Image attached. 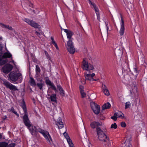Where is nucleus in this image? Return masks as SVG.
<instances>
[{
    "label": "nucleus",
    "instance_id": "obj_30",
    "mask_svg": "<svg viewBox=\"0 0 147 147\" xmlns=\"http://www.w3.org/2000/svg\"><path fill=\"white\" fill-rule=\"evenodd\" d=\"M117 113H114L113 116H111V118L112 119H113L115 121H116L117 120Z\"/></svg>",
    "mask_w": 147,
    "mask_h": 147
},
{
    "label": "nucleus",
    "instance_id": "obj_6",
    "mask_svg": "<svg viewBox=\"0 0 147 147\" xmlns=\"http://www.w3.org/2000/svg\"><path fill=\"white\" fill-rule=\"evenodd\" d=\"M86 59H84L82 61V68L84 70L87 71L93 69L94 67L90 63H89L86 60Z\"/></svg>",
    "mask_w": 147,
    "mask_h": 147
},
{
    "label": "nucleus",
    "instance_id": "obj_52",
    "mask_svg": "<svg viewBox=\"0 0 147 147\" xmlns=\"http://www.w3.org/2000/svg\"><path fill=\"white\" fill-rule=\"evenodd\" d=\"M36 34L38 36H39V35H40V34L39 32H36Z\"/></svg>",
    "mask_w": 147,
    "mask_h": 147
},
{
    "label": "nucleus",
    "instance_id": "obj_12",
    "mask_svg": "<svg viewBox=\"0 0 147 147\" xmlns=\"http://www.w3.org/2000/svg\"><path fill=\"white\" fill-rule=\"evenodd\" d=\"M25 5L24 8L28 13H31L32 12H34V10L33 9L32 4L28 2V4Z\"/></svg>",
    "mask_w": 147,
    "mask_h": 147
},
{
    "label": "nucleus",
    "instance_id": "obj_47",
    "mask_svg": "<svg viewBox=\"0 0 147 147\" xmlns=\"http://www.w3.org/2000/svg\"><path fill=\"white\" fill-rule=\"evenodd\" d=\"M15 144H10L8 147H14Z\"/></svg>",
    "mask_w": 147,
    "mask_h": 147
},
{
    "label": "nucleus",
    "instance_id": "obj_56",
    "mask_svg": "<svg viewBox=\"0 0 147 147\" xmlns=\"http://www.w3.org/2000/svg\"><path fill=\"white\" fill-rule=\"evenodd\" d=\"M51 39L52 40V41H54V39L53 37H51Z\"/></svg>",
    "mask_w": 147,
    "mask_h": 147
},
{
    "label": "nucleus",
    "instance_id": "obj_15",
    "mask_svg": "<svg viewBox=\"0 0 147 147\" xmlns=\"http://www.w3.org/2000/svg\"><path fill=\"white\" fill-rule=\"evenodd\" d=\"M49 91H48V94L47 98L49 100L50 99L53 102H55L57 103V96L56 94H53L51 95H50L49 94Z\"/></svg>",
    "mask_w": 147,
    "mask_h": 147
},
{
    "label": "nucleus",
    "instance_id": "obj_32",
    "mask_svg": "<svg viewBox=\"0 0 147 147\" xmlns=\"http://www.w3.org/2000/svg\"><path fill=\"white\" fill-rule=\"evenodd\" d=\"M92 5L93 6V8L95 10V12L99 11V9L97 7L96 5L94 3H93V4H92Z\"/></svg>",
    "mask_w": 147,
    "mask_h": 147
},
{
    "label": "nucleus",
    "instance_id": "obj_45",
    "mask_svg": "<svg viewBox=\"0 0 147 147\" xmlns=\"http://www.w3.org/2000/svg\"><path fill=\"white\" fill-rule=\"evenodd\" d=\"M80 92L82 91H84V86H80Z\"/></svg>",
    "mask_w": 147,
    "mask_h": 147
},
{
    "label": "nucleus",
    "instance_id": "obj_35",
    "mask_svg": "<svg viewBox=\"0 0 147 147\" xmlns=\"http://www.w3.org/2000/svg\"><path fill=\"white\" fill-rule=\"evenodd\" d=\"M67 142L69 144V147H74V144L72 143V141L71 139L69 140Z\"/></svg>",
    "mask_w": 147,
    "mask_h": 147
},
{
    "label": "nucleus",
    "instance_id": "obj_36",
    "mask_svg": "<svg viewBox=\"0 0 147 147\" xmlns=\"http://www.w3.org/2000/svg\"><path fill=\"white\" fill-rule=\"evenodd\" d=\"M131 104L129 102H128L125 103V109L129 108L130 107Z\"/></svg>",
    "mask_w": 147,
    "mask_h": 147
},
{
    "label": "nucleus",
    "instance_id": "obj_51",
    "mask_svg": "<svg viewBox=\"0 0 147 147\" xmlns=\"http://www.w3.org/2000/svg\"><path fill=\"white\" fill-rule=\"evenodd\" d=\"M14 113L16 114L18 117L19 116V114H18L16 111L15 112H14Z\"/></svg>",
    "mask_w": 147,
    "mask_h": 147
},
{
    "label": "nucleus",
    "instance_id": "obj_5",
    "mask_svg": "<svg viewBox=\"0 0 147 147\" xmlns=\"http://www.w3.org/2000/svg\"><path fill=\"white\" fill-rule=\"evenodd\" d=\"M37 135L38 132L42 134L45 138L49 142H50L49 139L52 141V140L51 136L50 135L49 132L47 131H45L43 129L40 128H37Z\"/></svg>",
    "mask_w": 147,
    "mask_h": 147
},
{
    "label": "nucleus",
    "instance_id": "obj_50",
    "mask_svg": "<svg viewBox=\"0 0 147 147\" xmlns=\"http://www.w3.org/2000/svg\"><path fill=\"white\" fill-rule=\"evenodd\" d=\"M122 114L123 115V116H122V115H119L118 116V117H122L123 118H124V114H123V113H122Z\"/></svg>",
    "mask_w": 147,
    "mask_h": 147
},
{
    "label": "nucleus",
    "instance_id": "obj_22",
    "mask_svg": "<svg viewBox=\"0 0 147 147\" xmlns=\"http://www.w3.org/2000/svg\"><path fill=\"white\" fill-rule=\"evenodd\" d=\"M57 88L60 91V94L61 96H63L65 95L64 91L60 85H57Z\"/></svg>",
    "mask_w": 147,
    "mask_h": 147
},
{
    "label": "nucleus",
    "instance_id": "obj_26",
    "mask_svg": "<svg viewBox=\"0 0 147 147\" xmlns=\"http://www.w3.org/2000/svg\"><path fill=\"white\" fill-rule=\"evenodd\" d=\"M40 82L37 83L36 85L40 89L42 90V87L44 85V83H42V79H40Z\"/></svg>",
    "mask_w": 147,
    "mask_h": 147
},
{
    "label": "nucleus",
    "instance_id": "obj_11",
    "mask_svg": "<svg viewBox=\"0 0 147 147\" xmlns=\"http://www.w3.org/2000/svg\"><path fill=\"white\" fill-rule=\"evenodd\" d=\"M21 106L24 111V115L23 116V119H24L28 117L25 102L24 101V99L23 100H22V102L21 104Z\"/></svg>",
    "mask_w": 147,
    "mask_h": 147
},
{
    "label": "nucleus",
    "instance_id": "obj_10",
    "mask_svg": "<svg viewBox=\"0 0 147 147\" xmlns=\"http://www.w3.org/2000/svg\"><path fill=\"white\" fill-rule=\"evenodd\" d=\"M13 66L10 64H6L3 67V72L5 74H8L12 69Z\"/></svg>",
    "mask_w": 147,
    "mask_h": 147
},
{
    "label": "nucleus",
    "instance_id": "obj_9",
    "mask_svg": "<svg viewBox=\"0 0 147 147\" xmlns=\"http://www.w3.org/2000/svg\"><path fill=\"white\" fill-rule=\"evenodd\" d=\"M23 20L31 26L35 28H38L40 26L35 22L28 19L24 18Z\"/></svg>",
    "mask_w": 147,
    "mask_h": 147
},
{
    "label": "nucleus",
    "instance_id": "obj_3",
    "mask_svg": "<svg viewBox=\"0 0 147 147\" xmlns=\"http://www.w3.org/2000/svg\"><path fill=\"white\" fill-rule=\"evenodd\" d=\"M23 121L25 125L30 131L31 134L34 136H36L37 128L35 126L32 125L29 118L23 119Z\"/></svg>",
    "mask_w": 147,
    "mask_h": 147
},
{
    "label": "nucleus",
    "instance_id": "obj_58",
    "mask_svg": "<svg viewBox=\"0 0 147 147\" xmlns=\"http://www.w3.org/2000/svg\"><path fill=\"white\" fill-rule=\"evenodd\" d=\"M2 136L0 133V139H1L2 138Z\"/></svg>",
    "mask_w": 147,
    "mask_h": 147
},
{
    "label": "nucleus",
    "instance_id": "obj_24",
    "mask_svg": "<svg viewBox=\"0 0 147 147\" xmlns=\"http://www.w3.org/2000/svg\"><path fill=\"white\" fill-rule=\"evenodd\" d=\"M12 55L9 52H5L2 55L3 58H9L12 57Z\"/></svg>",
    "mask_w": 147,
    "mask_h": 147
},
{
    "label": "nucleus",
    "instance_id": "obj_38",
    "mask_svg": "<svg viewBox=\"0 0 147 147\" xmlns=\"http://www.w3.org/2000/svg\"><path fill=\"white\" fill-rule=\"evenodd\" d=\"M117 125L116 123H114L113 124H112L111 126V128H114V129H116L117 128Z\"/></svg>",
    "mask_w": 147,
    "mask_h": 147
},
{
    "label": "nucleus",
    "instance_id": "obj_13",
    "mask_svg": "<svg viewBox=\"0 0 147 147\" xmlns=\"http://www.w3.org/2000/svg\"><path fill=\"white\" fill-rule=\"evenodd\" d=\"M45 80L46 84L47 85L51 86V88L52 89L55 91L56 92L57 91V90L56 87L55 85L52 83L51 81L49 79L48 77L46 78H45Z\"/></svg>",
    "mask_w": 147,
    "mask_h": 147
},
{
    "label": "nucleus",
    "instance_id": "obj_54",
    "mask_svg": "<svg viewBox=\"0 0 147 147\" xmlns=\"http://www.w3.org/2000/svg\"><path fill=\"white\" fill-rule=\"evenodd\" d=\"M7 118V117L5 116H4V117H3V119L4 120H5V119Z\"/></svg>",
    "mask_w": 147,
    "mask_h": 147
},
{
    "label": "nucleus",
    "instance_id": "obj_1",
    "mask_svg": "<svg viewBox=\"0 0 147 147\" xmlns=\"http://www.w3.org/2000/svg\"><path fill=\"white\" fill-rule=\"evenodd\" d=\"M101 125V123H100L97 121H93L90 124V127L93 129L95 128L96 127V130L98 138L100 141L102 142L103 147H110L111 142L109 140V138L98 127Z\"/></svg>",
    "mask_w": 147,
    "mask_h": 147
},
{
    "label": "nucleus",
    "instance_id": "obj_37",
    "mask_svg": "<svg viewBox=\"0 0 147 147\" xmlns=\"http://www.w3.org/2000/svg\"><path fill=\"white\" fill-rule=\"evenodd\" d=\"M8 144L6 142L0 143V147H6Z\"/></svg>",
    "mask_w": 147,
    "mask_h": 147
},
{
    "label": "nucleus",
    "instance_id": "obj_46",
    "mask_svg": "<svg viewBox=\"0 0 147 147\" xmlns=\"http://www.w3.org/2000/svg\"><path fill=\"white\" fill-rule=\"evenodd\" d=\"M2 40V37H0V40ZM3 49V47L2 46L1 44L0 43V52H1V50Z\"/></svg>",
    "mask_w": 147,
    "mask_h": 147
},
{
    "label": "nucleus",
    "instance_id": "obj_28",
    "mask_svg": "<svg viewBox=\"0 0 147 147\" xmlns=\"http://www.w3.org/2000/svg\"><path fill=\"white\" fill-rule=\"evenodd\" d=\"M36 71L37 74H38L40 72V69L39 66L37 65L36 66Z\"/></svg>",
    "mask_w": 147,
    "mask_h": 147
},
{
    "label": "nucleus",
    "instance_id": "obj_59",
    "mask_svg": "<svg viewBox=\"0 0 147 147\" xmlns=\"http://www.w3.org/2000/svg\"><path fill=\"white\" fill-rule=\"evenodd\" d=\"M131 144H130L128 145V146L127 147H130Z\"/></svg>",
    "mask_w": 147,
    "mask_h": 147
},
{
    "label": "nucleus",
    "instance_id": "obj_14",
    "mask_svg": "<svg viewBox=\"0 0 147 147\" xmlns=\"http://www.w3.org/2000/svg\"><path fill=\"white\" fill-rule=\"evenodd\" d=\"M122 68L123 73L128 74V72L131 71L129 68V64L125 62L123 65Z\"/></svg>",
    "mask_w": 147,
    "mask_h": 147
},
{
    "label": "nucleus",
    "instance_id": "obj_20",
    "mask_svg": "<svg viewBox=\"0 0 147 147\" xmlns=\"http://www.w3.org/2000/svg\"><path fill=\"white\" fill-rule=\"evenodd\" d=\"M102 91L104 94L107 96H109L110 93L107 87L105 85L103 84H102Z\"/></svg>",
    "mask_w": 147,
    "mask_h": 147
},
{
    "label": "nucleus",
    "instance_id": "obj_25",
    "mask_svg": "<svg viewBox=\"0 0 147 147\" xmlns=\"http://www.w3.org/2000/svg\"><path fill=\"white\" fill-rule=\"evenodd\" d=\"M30 83L31 86L33 87H34L36 85L35 81L34 79L32 77L30 78Z\"/></svg>",
    "mask_w": 147,
    "mask_h": 147
},
{
    "label": "nucleus",
    "instance_id": "obj_29",
    "mask_svg": "<svg viewBox=\"0 0 147 147\" xmlns=\"http://www.w3.org/2000/svg\"><path fill=\"white\" fill-rule=\"evenodd\" d=\"M105 25L106 26V28H107V30L105 32V36H107V34H108V29H109V27H108V22H105Z\"/></svg>",
    "mask_w": 147,
    "mask_h": 147
},
{
    "label": "nucleus",
    "instance_id": "obj_33",
    "mask_svg": "<svg viewBox=\"0 0 147 147\" xmlns=\"http://www.w3.org/2000/svg\"><path fill=\"white\" fill-rule=\"evenodd\" d=\"M92 5L93 6V8L95 10V12L99 11V9L97 7L96 5L94 3H93V4H92Z\"/></svg>",
    "mask_w": 147,
    "mask_h": 147
},
{
    "label": "nucleus",
    "instance_id": "obj_60",
    "mask_svg": "<svg viewBox=\"0 0 147 147\" xmlns=\"http://www.w3.org/2000/svg\"><path fill=\"white\" fill-rule=\"evenodd\" d=\"M60 27H61V30H63V29H62V28L60 26Z\"/></svg>",
    "mask_w": 147,
    "mask_h": 147
},
{
    "label": "nucleus",
    "instance_id": "obj_19",
    "mask_svg": "<svg viewBox=\"0 0 147 147\" xmlns=\"http://www.w3.org/2000/svg\"><path fill=\"white\" fill-rule=\"evenodd\" d=\"M130 94L131 95H135L137 92V87L134 84L131 86V89L130 90Z\"/></svg>",
    "mask_w": 147,
    "mask_h": 147
},
{
    "label": "nucleus",
    "instance_id": "obj_63",
    "mask_svg": "<svg viewBox=\"0 0 147 147\" xmlns=\"http://www.w3.org/2000/svg\"><path fill=\"white\" fill-rule=\"evenodd\" d=\"M25 1H26L27 2H28V0H25Z\"/></svg>",
    "mask_w": 147,
    "mask_h": 147
},
{
    "label": "nucleus",
    "instance_id": "obj_48",
    "mask_svg": "<svg viewBox=\"0 0 147 147\" xmlns=\"http://www.w3.org/2000/svg\"><path fill=\"white\" fill-rule=\"evenodd\" d=\"M53 45L55 47L56 49H59V48L57 46V43L56 42L55 43H54V44H53Z\"/></svg>",
    "mask_w": 147,
    "mask_h": 147
},
{
    "label": "nucleus",
    "instance_id": "obj_44",
    "mask_svg": "<svg viewBox=\"0 0 147 147\" xmlns=\"http://www.w3.org/2000/svg\"><path fill=\"white\" fill-rule=\"evenodd\" d=\"M3 25L5 28H7L9 30H11L12 29V27L11 26H9L6 25L4 24H3Z\"/></svg>",
    "mask_w": 147,
    "mask_h": 147
},
{
    "label": "nucleus",
    "instance_id": "obj_55",
    "mask_svg": "<svg viewBox=\"0 0 147 147\" xmlns=\"http://www.w3.org/2000/svg\"><path fill=\"white\" fill-rule=\"evenodd\" d=\"M56 42H55V41L54 40L53 41H52V43L53 44H54V43H55Z\"/></svg>",
    "mask_w": 147,
    "mask_h": 147
},
{
    "label": "nucleus",
    "instance_id": "obj_4",
    "mask_svg": "<svg viewBox=\"0 0 147 147\" xmlns=\"http://www.w3.org/2000/svg\"><path fill=\"white\" fill-rule=\"evenodd\" d=\"M9 78L11 81L14 82L16 81L18 79H22V75L18 73L11 72L9 75Z\"/></svg>",
    "mask_w": 147,
    "mask_h": 147
},
{
    "label": "nucleus",
    "instance_id": "obj_43",
    "mask_svg": "<svg viewBox=\"0 0 147 147\" xmlns=\"http://www.w3.org/2000/svg\"><path fill=\"white\" fill-rule=\"evenodd\" d=\"M96 14L97 19L98 20L100 21V16L99 11L96 12Z\"/></svg>",
    "mask_w": 147,
    "mask_h": 147
},
{
    "label": "nucleus",
    "instance_id": "obj_61",
    "mask_svg": "<svg viewBox=\"0 0 147 147\" xmlns=\"http://www.w3.org/2000/svg\"><path fill=\"white\" fill-rule=\"evenodd\" d=\"M60 27H61V30H63V29H62V28L60 26Z\"/></svg>",
    "mask_w": 147,
    "mask_h": 147
},
{
    "label": "nucleus",
    "instance_id": "obj_34",
    "mask_svg": "<svg viewBox=\"0 0 147 147\" xmlns=\"http://www.w3.org/2000/svg\"><path fill=\"white\" fill-rule=\"evenodd\" d=\"M63 135L65 138L66 139L67 141L71 139L68 134L65 132L63 133Z\"/></svg>",
    "mask_w": 147,
    "mask_h": 147
},
{
    "label": "nucleus",
    "instance_id": "obj_42",
    "mask_svg": "<svg viewBox=\"0 0 147 147\" xmlns=\"http://www.w3.org/2000/svg\"><path fill=\"white\" fill-rule=\"evenodd\" d=\"M121 126L122 127H125L126 126V125L125 122H122L121 123Z\"/></svg>",
    "mask_w": 147,
    "mask_h": 147
},
{
    "label": "nucleus",
    "instance_id": "obj_2",
    "mask_svg": "<svg viewBox=\"0 0 147 147\" xmlns=\"http://www.w3.org/2000/svg\"><path fill=\"white\" fill-rule=\"evenodd\" d=\"M64 32L66 33L67 37L69 39L66 46L67 50L70 53L73 54L75 51V48L72 42L73 38H72L74 35V33L71 30L66 29H63Z\"/></svg>",
    "mask_w": 147,
    "mask_h": 147
},
{
    "label": "nucleus",
    "instance_id": "obj_17",
    "mask_svg": "<svg viewBox=\"0 0 147 147\" xmlns=\"http://www.w3.org/2000/svg\"><path fill=\"white\" fill-rule=\"evenodd\" d=\"M95 75L94 73H92V74H85L84 76L86 78V79L89 81H96V80H95L93 78V77Z\"/></svg>",
    "mask_w": 147,
    "mask_h": 147
},
{
    "label": "nucleus",
    "instance_id": "obj_41",
    "mask_svg": "<svg viewBox=\"0 0 147 147\" xmlns=\"http://www.w3.org/2000/svg\"><path fill=\"white\" fill-rule=\"evenodd\" d=\"M8 111L9 112H12L13 113H14V112H15L16 111L13 108V107H11L10 109H8Z\"/></svg>",
    "mask_w": 147,
    "mask_h": 147
},
{
    "label": "nucleus",
    "instance_id": "obj_64",
    "mask_svg": "<svg viewBox=\"0 0 147 147\" xmlns=\"http://www.w3.org/2000/svg\"><path fill=\"white\" fill-rule=\"evenodd\" d=\"M86 84V82H85L84 83V84Z\"/></svg>",
    "mask_w": 147,
    "mask_h": 147
},
{
    "label": "nucleus",
    "instance_id": "obj_8",
    "mask_svg": "<svg viewBox=\"0 0 147 147\" xmlns=\"http://www.w3.org/2000/svg\"><path fill=\"white\" fill-rule=\"evenodd\" d=\"M90 105L92 109L96 114H98L100 112V107L96 103L92 102L90 103Z\"/></svg>",
    "mask_w": 147,
    "mask_h": 147
},
{
    "label": "nucleus",
    "instance_id": "obj_27",
    "mask_svg": "<svg viewBox=\"0 0 147 147\" xmlns=\"http://www.w3.org/2000/svg\"><path fill=\"white\" fill-rule=\"evenodd\" d=\"M132 74L135 76V78H136L138 75V71L136 68H134L132 72Z\"/></svg>",
    "mask_w": 147,
    "mask_h": 147
},
{
    "label": "nucleus",
    "instance_id": "obj_21",
    "mask_svg": "<svg viewBox=\"0 0 147 147\" xmlns=\"http://www.w3.org/2000/svg\"><path fill=\"white\" fill-rule=\"evenodd\" d=\"M1 53V51L0 52V65H3L7 61V59H4V58H3L2 56V54Z\"/></svg>",
    "mask_w": 147,
    "mask_h": 147
},
{
    "label": "nucleus",
    "instance_id": "obj_18",
    "mask_svg": "<svg viewBox=\"0 0 147 147\" xmlns=\"http://www.w3.org/2000/svg\"><path fill=\"white\" fill-rule=\"evenodd\" d=\"M121 27L120 28V34L121 35H123L124 34V32L125 30V27H124V22L123 20V19L122 16H121Z\"/></svg>",
    "mask_w": 147,
    "mask_h": 147
},
{
    "label": "nucleus",
    "instance_id": "obj_57",
    "mask_svg": "<svg viewBox=\"0 0 147 147\" xmlns=\"http://www.w3.org/2000/svg\"><path fill=\"white\" fill-rule=\"evenodd\" d=\"M120 51V53L119 54H121L122 53V52L121 50H119Z\"/></svg>",
    "mask_w": 147,
    "mask_h": 147
},
{
    "label": "nucleus",
    "instance_id": "obj_40",
    "mask_svg": "<svg viewBox=\"0 0 147 147\" xmlns=\"http://www.w3.org/2000/svg\"><path fill=\"white\" fill-rule=\"evenodd\" d=\"M45 55L47 56V58L51 60L50 57L49 55L48 54V53L46 51H45Z\"/></svg>",
    "mask_w": 147,
    "mask_h": 147
},
{
    "label": "nucleus",
    "instance_id": "obj_23",
    "mask_svg": "<svg viewBox=\"0 0 147 147\" xmlns=\"http://www.w3.org/2000/svg\"><path fill=\"white\" fill-rule=\"evenodd\" d=\"M111 107V105L109 102H107L104 104L102 107V110L109 109Z\"/></svg>",
    "mask_w": 147,
    "mask_h": 147
},
{
    "label": "nucleus",
    "instance_id": "obj_62",
    "mask_svg": "<svg viewBox=\"0 0 147 147\" xmlns=\"http://www.w3.org/2000/svg\"><path fill=\"white\" fill-rule=\"evenodd\" d=\"M60 27H61V30H63V29H62V28L60 26Z\"/></svg>",
    "mask_w": 147,
    "mask_h": 147
},
{
    "label": "nucleus",
    "instance_id": "obj_31",
    "mask_svg": "<svg viewBox=\"0 0 147 147\" xmlns=\"http://www.w3.org/2000/svg\"><path fill=\"white\" fill-rule=\"evenodd\" d=\"M92 5L93 6V8L95 10V12L99 11V9L97 7L96 5L94 3H93V4H92Z\"/></svg>",
    "mask_w": 147,
    "mask_h": 147
},
{
    "label": "nucleus",
    "instance_id": "obj_7",
    "mask_svg": "<svg viewBox=\"0 0 147 147\" xmlns=\"http://www.w3.org/2000/svg\"><path fill=\"white\" fill-rule=\"evenodd\" d=\"M3 84L7 88L9 89L11 91H15L18 90L16 86L7 80H3Z\"/></svg>",
    "mask_w": 147,
    "mask_h": 147
},
{
    "label": "nucleus",
    "instance_id": "obj_49",
    "mask_svg": "<svg viewBox=\"0 0 147 147\" xmlns=\"http://www.w3.org/2000/svg\"><path fill=\"white\" fill-rule=\"evenodd\" d=\"M88 147H92V144L89 141L88 142Z\"/></svg>",
    "mask_w": 147,
    "mask_h": 147
},
{
    "label": "nucleus",
    "instance_id": "obj_16",
    "mask_svg": "<svg viewBox=\"0 0 147 147\" xmlns=\"http://www.w3.org/2000/svg\"><path fill=\"white\" fill-rule=\"evenodd\" d=\"M56 124L58 127L59 129H61L63 127V123L62 121V119L60 117H59L58 119L55 122Z\"/></svg>",
    "mask_w": 147,
    "mask_h": 147
},
{
    "label": "nucleus",
    "instance_id": "obj_39",
    "mask_svg": "<svg viewBox=\"0 0 147 147\" xmlns=\"http://www.w3.org/2000/svg\"><path fill=\"white\" fill-rule=\"evenodd\" d=\"M80 93H81V95L82 97V98H84L86 96V94L84 92V91H82L81 92H80Z\"/></svg>",
    "mask_w": 147,
    "mask_h": 147
},
{
    "label": "nucleus",
    "instance_id": "obj_53",
    "mask_svg": "<svg viewBox=\"0 0 147 147\" xmlns=\"http://www.w3.org/2000/svg\"><path fill=\"white\" fill-rule=\"evenodd\" d=\"M88 1H89L90 4L92 5V4H93V3H92L90 0H88Z\"/></svg>",
    "mask_w": 147,
    "mask_h": 147
}]
</instances>
